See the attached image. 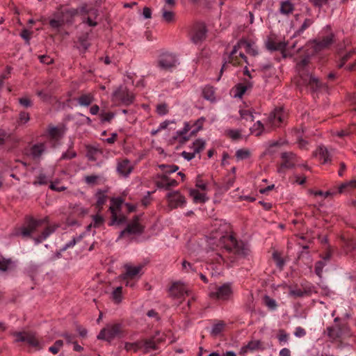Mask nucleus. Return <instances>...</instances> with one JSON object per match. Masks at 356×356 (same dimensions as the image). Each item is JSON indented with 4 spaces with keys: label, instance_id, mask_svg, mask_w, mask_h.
<instances>
[{
    "label": "nucleus",
    "instance_id": "1",
    "mask_svg": "<svg viewBox=\"0 0 356 356\" xmlns=\"http://www.w3.org/2000/svg\"><path fill=\"white\" fill-rule=\"evenodd\" d=\"M207 241L211 249L214 246L234 251L238 254L245 256L249 252L247 247H241L232 234L229 224L222 220H216L211 225Z\"/></svg>",
    "mask_w": 356,
    "mask_h": 356
},
{
    "label": "nucleus",
    "instance_id": "2",
    "mask_svg": "<svg viewBox=\"0 0 356 356\" xmlns=\"http://www.w3.org/2000/svg\"><path fill=\"white\" fill-rule=\"evenodd\" d=\"M241 49H244L247 54L252 56H256L259 54L258 48L254 42L242 39L238 42L230 52L228 60L229 63L234 65L240 64L241 60L247 63V58L241 51Z\"/></svg>",
    "mask_w": 356,
    "mask_h": 356
},
{
    "label": "nucleus",
    "instance_id": "3",
    "mask_svg": "<svg viewBox=\"0 0 356 356\" xmlns=\"http://www.w3.org/2000/svg\"><path fill=\"white\" fill-rule=\"evenodd\" d=\"M159 168L163 171L161 175L157 176L156 184L157 187L168 190L172 187H175L178 185V182L170 178L168 175L175 172L179 170V167L175 165H160Z\"/></svg>",
    "mask_w": 356,
    "mask_h": 356
},
{
    "label": "nucleus",
    "instance_id": "4",
    "mask_svg": "<svg viewBox=\"0 0 356 356\" xmlns=\"http://www.w3.org/2000/svg\"><path fill=\"white\" fill-rule=\"evenodd\" d=\"M233 294L232 285L229 283H225L215 289L210 288L209 296L211 298L220 300L227 301L231 299Z\"/></svg>",
    "mask_w": 356,
    "mask_h": 356
},
{
    "label": "nucleus",
    "instance_id": "5",
    "mask_svg": "<svg viewBox=\"0 0 356 356\" xmlns=\"http://www.w3.org/2000/svg\"><path fill=\"white\" fill-rule=\"evenodd\" d=\"M134 99L133 93L124 86L119 87L112 95V101L116 105H129L133 102Z\"/></svg>",
    "mask_w": 356,
    "mask_h": 356
},
{
    "label": "nucleus",
    "instance_id": "6",
    "mask_svg": "<svg viewBox=\"0 0 356 356\" xmlns=\"http://www.w3.org/2000/svg\"><path fill=\"white\" fill-rule=\"evenodd\" d=\"M122 325L120 323L108 324L103 328L97 335L98 339H103L108 341L119 337L122 333Z\"/></svg>",
    "mask_w": 356,
    "mask_h": 356
},
{
    "label": "nucleus",
    "instance_id": "7",
    "mask_svg": "<svg viewBox=\"0 0 356 356\" xmlns=\"http://www.w3.org/2000/svg\"><path fill=\"white\" fill-rule=\"evenodd\" d=\"M78 13L77 10L75 9H63L54 15V17L50 19L49 24L54 29L58 30L65 23V15H69L72 17Z\"/></svg>",
    "mask_w": 356,
    "mask_h": 356
},
{
    "label": "nucleus",
    "instance_id": "8",
    "mask_svg": "<svg viewBox=\"0 0 356 356\" xmlns=\"http://www.w3.org/2000/svg\"><path fill=\"white\" fill-rule=\"evenodd\" d=\"M159 66L164 70H172L179 64L177 56L172 53L163 54L159 60Z\"/></svg>",
    "mask_w": 356,
    "mask_h": 356
},
{
    "label": "nucleus",
    "instance_id": "9",
    "mask_svg": "<svg viewBox=\"0 0 356 356\" xmlns=\"http://www.w3.org/2000/svg\"><path fill=\"white\" fill-rule=\"evenodd\" d=\"M48 144L49 142L37 143L28 148L26 154L33 159L40 160L47 152Z\"/></svg>",
    "mask_w": 356,
    "mask_h": 356
},
{
    "label": "nucleus",
    "instance_id": "10",
    "mask_svg": "<svg viewBox=\"0 0 356 356\" xmlns=\"http://www.w3.org/2000/svg\"><path fill=\"white\" fill-rule=\"evenodd\" d=\"M168 207L171 209L184 207L186 204V198L179 191L170 192L166 195Z\"/></svg>",
    "mask_w": 356,
    "mask_h": 356
},
{
    "label": "nucleus",
    "instance_id": "11",
    "mask_svg": "<svg viewBox=\"0 0 356 356\" xmlns=\"http://www.w3.org/2000/svg\"><path fill=\"white\" fill-rule=\"evenodd\" d=\"M123 201L120 198H115L111 200L110 210L112 213L111 225H119L125 221L124 217L118 216V210L122 206Z\"/></svg>",
    "mask_w": 356,
    "mask_h": 356
},
{
    "label": "nucleus",
    "instance_id": "12",
    "mask_svg": "<svg viewBox=\"0 0 356 356\" xmlns=\"http://www.w3.org/2000/svg\"><path fill=\"white\" fill-rule=\"evenodd\" d=\"M327 335L332 341H338L345 339L350 335L348 328L346 326L339 327L337 326L327 328Z\"/></svg>",
    "mask_w": 356,
    "mask_h": 356
},
{
    "label": "nucleus",
    "instance_id": "13",
    "mask_svg": "<svg viewBox=\"0 0 356 356\" xmlns=\"http://www.w3.org/2000/svg\"><path fill=\"white\" fill-rule=\"evenodd\" d=\"M282 162L277 168V172L284 175L286 170L292 168L296 164V156L292 152H284L282 154Z\"/></svg>",
    "mask_w": 356,
    "mask_h": 356
},
{
    "label": "nucleus",
    "instance_id": "14",
    "mask_svg": "<svg viewBox=\"0 0 356 356\" xmlns=\"http://www.w3.org/2000/svg\"><path fill=\"white\" fill-rule=\"evenodd\" d=\"M298 84L307 86L312 90H317L320 85L318 79L307 72H302L300 74Z\"/></svg>",
    "mask_w": 356,
    "mask_h": 356
},
{
    "label": "nucleus",
    "instance_id": "15",
    "mask_svg": "<svg viewBox=\"0 0 356 356\" xmlns=\"http://www.w3.org/2000/svg\"><path fill=\"white\" fill-rule=\"evenodd\" d=\"M286 113L282 108H276L270 114L268 118V122L266 124V127H267L268 124L272 127H279L284 121Z\"/></svg>",
    "mask_w": 356,
    "mask_h": 356
},
{
    "label": "nucleus",
    "instance_id": "16",
    "mask_svg": "<svg viewBox=\"0 0 356 356\" xmlns=\"http://www.w3.org/2000/svg\"><path fill=\"white\" fill-rule=\"evenodd\" d=\"M16 341L26 342L30 346L40 348V343L35 334L30 332H20L14 333Z\"/></svg>",
    "mask_w": 356,
    "mask_h": 356
},
{
    "label": "nucleus",
    "instance_id": "17",
    "mask_svg": "<svg viewBox=\"0 0 356 356\" xmlns=\"http://www.w3.org/2000/svg\"><path fill=\"white\" fill-rule=\"evenodd\" d=\"M125 273L122 275L123 280L138 279L142 275L143 266H132L131 264L124 265Z\"/></svg>",
    "mask_w": 356,
    "mask_h": 356
},
{
    "label": "nucleus",
    "instance_id": "18",
    "mask_svg": "<svg viewBox=\"0 0 356 356\" xmlns=\"http://www.w3.org/2000/svg\"><path fill=\"white\" fill-rule=\"evenodd\" d=\"M266 48L270 51H280L284 57L286 56V43L285 42H277L271 37H269L265 42Z\"/></svg>",
    "mask_w": 356,
    "mask_h": 356
},
{
    "label": "nucleus",
    "instance_id": "19",
    "mask_svg": "<svg viewBox=\"0 0 356 356\" xmlns=\"http://www.w3.org/2000/svg\"><path fill=\"white\" fill-rule=\"evenodd\" d=\"M207 30L204 24H198L195 26L191 32V40L195 44H198L206 38Z\"/></svg>",
    "mask_w": 356,
    "mask_h": 356
},
{
    "label": "nucleus",
    "instance_id": "20",
    "mask_svg": "<svg viewBox=\"0 0 356 356\" xmlns=\"http://www.w3.org/2000/svg\"><path fill=\"white\" fill-rule=\"evenodd\" d=\"M170 295L174 297L181 298L184 295L188 296L190 291L184 284L181 282H176L170 287Z\"/></svg>",
    "mask_w": 356,
    "mask_h": 356
},
{
    "label": "nucleus",
    "instance_id": "21",
    "mask_svg": "<svg viewBox=\"0 0 356 356\" xmlns=\"http://www.w3.org/2000/svg\"><path fill=\"white\" fill-rule=\"evenodd\" d=\"M252 86V83L250 81L246 83H239L236 84L232 90L231 95L234 98H241L246 91L250 89Z\"/></svg>",
    "mask_w": 356,
    "mask_h": 356
},
{
    "label": "nucleus",
    "instance_id": "22",
    "mask_svg": "<svg viewBox=\"0 0 356 356\" xmlns=\"http://www.w3.org/2000/svg\"><path fill=\"white\" fill-rule=\"evenodd\" d=\"M133 170V165L128 159H122L118 163L117 171L123 176L128 177Z\"/></svg>",
    "mask_w": 356,
    "mask_h": 356
},
{
    "label": "nucleus",
    "instance_id": "23",
    "mask_svg": "<svg viewBox=\"0 0 356 356\" xmlns=\"http://www.w3.org/2000/svg\"><path fill=\"white\" fill-rule=\"evenodd\" d=\"M142 232V227L137 220L129 224L127 227L120 232L118 239L126 234H139Z\"/></svg>",
    "mask_w": 356,
    "mask_h": 356
},
{
    "label": "nucleus",
    "instance_id": "24",
    "mask_svg": "<svg viewBox=\"0 0 356 356\" xmlns=\"http://www.w3.org/2000/svg\"><path fill=\"white\" fill-rule=\"evenodd\" d=\"M39 223V221L31 219L26 226L21 228V235L24 237L30 236L32 233L35 232Z\"/></svg>",
    "mask_w": 356,
    "mask_h": 356
},
{
    "label": "nucleus",
    "instance_id": "25",
    "mask_svg": "<svg viewBox=\"0 0 356 356\" xmlns=\"http://www.w3.org/2000/svg\"><path fill=\"white\" fill-rule=\"evenodd\" d=\"M334 41V35L332 33H329L326 36L323 37V38L316 42L314 46L316 51H320L322 49L326 48L329 47L331 44H332Z\"/></svg>",
    "mask_w": 356,
    "mask_h": 356
},
{
    "label": "nucleus",
    "instance_id": "26",
    "mask_svg": "<svg viewBox=\"0 0 356 356\" xmlns=\"http://www.w3.org/2000/svg\"><path fill=\"white\" fill-rule=\"evenodd\" d=\"M189 194L195 203H204L208 200L206 193L200 192L197 189H190Z\"/></svg>",
    "mask_w": 356,
    "mask_h": 356
},
{
    "label": "nucleus",
    "instance_id": "27",
    "mask_svg": "<svg viewBox=\"0 0 356 356\" xmlns=\"http://www.w3.org/2000/svg\"><path fill=\"white\" fill-rule=\"evenodd\" d=\"M315 156H318L319 160L323 161L324 163L331 161L330 154L324 146H320L315 152Z\"/></svg>",
    "mask_w": 356,
    "mask_h": 356
},
{
    "label": "nucleus",
    "instance_id": "28",
    "mask_svg": "<svg viewBox=\"0 0 356 356\" xmlns=\"http://www.w3.org/2000/svg\"><path fill=\"white\" fill-rule=\"evenodd\" d=\"M72 213L78 217H84L89 213V209L81 204H75L71 207Z\"/></svg>",
    "mask_w": 356,
    "mask_h": 356
},
{
    "label": "nucleus",
    "instance_id": "29",
    "mask_svg": "<svg viewBox=\"0 0 356 356\" xmlns=\"http://www.w3.org/2000/svg\"><path fill=\"white\" fill-rule=\"evenodd\" d=\"M94 99V95L92 93H85L78 97L77 102L81 106H88Z\"/></svg>",
    "mask_w": 356,
    "mask_h": 356
},
{
    "label": "nucleus",
    "instance_id": "30",
    "mask_svg": "<svg viewBox=\"0 0 356 356\" xmlns=\"http://www.w3.org/2000/svg\"><path fill=\"white\" fill-rule=\"evenodd\" d=\"M81 11L89 13L90 15L88 17L86 22L90 26H95L97 25V22H95V17L97 15V10L96 9H91L90 10H86V6H83L81 8Z\"/></svg>",
    "mask_w": 356,
    "mask_h": 356
},
{
    "label": "nucleus",
    "instance_id": "31",
    "mask_svg": "<svg viewBox=\"0 0 356 356\" xmlns=\"http://www.w3.org/2000/svg\"><path fill=\"white\" fill-rule=\"evenodd\" d=\"M356 188V179L342 183L338 188L339 193H348Z\"/></svg>",
    "mask_w": 356,
    "mask_h": 356
},
{
    "label": "nucleus",
    "instance_id": "32",
    "mask_svg": "<svg viewBox=\"0 0 356 356\" xmlns=\"http://www.w3.org/2000/svg\"><path fill=\"white\" fill-rule=\"evenodd\" d=\"M162 20L165 23H171L175 21V15L172 9H161Z\"/></svg>",
    "mask_w": 356,
    "mask_h": 356
},
{
    "label": "nucleus",
    "instance_id": "33",
    "mask_svg": "<svg viewBox=\"0 0 356 356\" xmlns=\"http://www.w3.org/2000/svg\"><path fill=\"white\" fill-rule=\"evenodd\" d=\"M48 135L51 140H57L63 135V131L56 127H50L48 129Z\"/></svg>",
    "mask_w": 356,
    "mask_h": 356
},
{
    "label": "nucleus",
    "instance_id": "34",
    "mask_svg": "<svg viewBox=\"0 0 356 356\" xmlns=\"http://www.w3.org/2000/svg\"><path fill=\"white\" fill-rule=\"evenodd\" d=\"M235 156L237 161L248 159L251 156V152L248 149H239L236 150Z\"/></svg>",
    "mask_w": 356,
    "mask_h": 356
},
{
    "label": "nucleus",
    "instance_id": "35",
    "mask_svg": "<svg viewBox=\"0 0 356 356\" xmlns=\"http://www.w3.org/2000/svg\"><path fill=\"white\" fill-rule=\"evenodd\" d=\"M250 129L252 134L257 136L261 135L266 130V127L260 120H257Z\"/></svg>",
    "mask_w": 356,
    "mask_h": 356
},
{
    "label": "nucleus",
    "instance_id": "36",
    "mask_svg": "<svg viewBox=\"0 0 356 356\" xmlns=\"http://www.w3.org/2000/svg\"><path fill=\"white\" fill-rule=\"evenodd\" d=\"M124 348L127 351L137 352L142 350V342L140 341L133 343L127 342L124 343Z\"/></svg>",
    "mask_w": 356,
    "mask_h": 356
},
{
    "label": "nucleus",
    "instance_id": "37",
    "mask_svg": "<svg viewBox=\"0 0 356 356\" xmlns=\"http://www.w3.org/2000/svg\"><path fill=\"white\" fill-rule=\"evenodd\" d=\"M140 342H142L141 350L145 353L149 352L150 350L156 348L155 342L152 339L141 340Z\"/></svg>",
    "mask_w": 356,
    "mask_h": 356
},
{
    "label": "nucleus",
    "instance_id": "38",
    "mask_svg": "<svg viewBox=\"0 0 356 356\" xmlns=\"http://www.w3.org/2000/svg\"><path fill=\"white\" fill-rule=\"evenodd\" d=\"M280 10L284 15H289L293 10V5L289 1H283L281 3Z\"/></svg>",
    "mask_w": 356,
    "mask_h": 356
},
{
    "label": "nucleus",
    "instance_id": "39",
    "mask_svg": "<svg viewBox=\"0 0 356 356\" xmlns=\"http://www.w3.org/2000/svg\"><path fill=\"white\" fill-rule=\"evenodd\" d=\"M54 232V229L51 227H47L42 233V234L37 238H34L35 244H38L44 241L51 234Z\"/></svg>",
    "mask_w": 356,
    "mask_h": 356
},
{
    "label": "nucleus",
    "instance_id": "40",
    "mask_svg": "<svg viewBox=\"0 0 356 356\" xmlns=\"http://www.w3.org/2000/svg\"><path fill=\"white\" fill-rule=\"evenodd\" d=\"M205 147V142L202 139L196 140L192 145V150L197 154L202 152Z\"/></svg>",
    "mask_w": 356,
    "mask_h": 356
},
{
    "label": "nucleus",
    "instance_id": "41",
    "mask_svg": "<svg viewBox=\"0 0 356 356\" xmlns=\"http://www.w3.org/2000/svg\"><path fill=\"white\" fill-rule=\"evenodd\" d=\"M122 288L117 287L112 293V299L115 303H120L122 300Z\"/></svg>",
    "mask_w": 356,
    "mask_h": 356
},
{
    "label": "nucleus",
    "instance_id": "42",
    "mask_svg": "<svg viewBox=\"0 0 356 356\" xmlns=\"http://www.w3.org/2000/svg\"><path fill=\"white\" fill-rule=\"evenodd\" d=\"M225 325V324L222 321L214 324L211 328V334L214 336L218 335L223 331Z\"/></svg>",
    "mask_w": 356,
    "mask_h": 356
},
{
    "label": "nucleus",
    "instance_id": "43",
    "mask_svg": "<svg viewBox=\"0 0 356 356\" xmlns=\"http://www.w3.org/2000/svg\"><path fill=\"white\" fill-rule=\"evenodd\" d=\"M239 114L241 119H244L246 120L253 121L254 119L255 118L252 112H251L250 110L241 109L239 111Z\"/></svg>",
    "mask_w": 356,
    "mask_h": 356
},
{
    "label": "nucleus",
    "instance_id": "44",
    "mask_svg": "<svg viewBox=\"0 0 356 356\" xmlns=\"http://www.w3.org/2000/svg\"><path fill=\"white\" fill-rule=\"evenodd\" d=\"M204 97L210 101H213L215 99L214 92L212 87H206L203 90Z\"/></svg>",
    "mask_w": 356,
    "mask_h": 356
},
{
    "label": "nucleus",
    "instance_id": "45",
    "mask_svg": "<svg viewBox=\"0 0 356 356\" xmlns=\"http://www.w3.org/2000/svg\"><path fill=\"white\" fill-rule=\"evenodd\" d=\"M83 238V235L81 234L79 235V236H77L76 238H73L72 240H70L68 243H67L61 249H60V252H63L65 250H66L67 249L70 248H72L73 246L75 245V244L81 241Z\"/></svg>",
    "mask_w": 356,
    "mask_h": 356
},
{
    "label": "nucleus",
    "instance_id": "46",
    "mask_svg": "<svg viewBox=\"0 0 356 356\" xmlns=\"http://www.w3.org/2000/svg\"><path fill=\"white\" fill-rule=\"evenodd\" d=\"M204 120V118H200L193 124L192 126L194 127V129L191 131V134H195L202 129Z\"/></svg>",
    "mask_w": 356,
    "mask_h": 356
},
{
    "label": "nucleus",
    "instance_id": "47",
    "mask_svg": "<svg viewBox=\"0 0 356 356\" xmlns=\"http://www.w3.org/2000/svg\"><path fill=\"white\" fill-rule=\"evenodd\" d=\"M248 348H249L250 351L261 349V342L259 340H252L248 342Z\"/></svg>",
    "mask_w": 356,
    "mask_h": 356
},
{
    "label": "nucleus",
    "instance_id": "48",
    "mask_svg": "<svg viewBox=\"0 0 356 356\" xmlns=\"http://www.w3.org/2000/svg\"><path fill=\"white\" fill-rule=\"evenodd\" d=\"M97 206L102 207L106 201V195L103 192H97L96 193Z\"/></svg>",
    "mask_w": 356,
    "mask_h": 356
},
{
    "label": "nucleus",
    "instance_id": "49",
    "mask_svg": "<svg viewBox=\"0 0 356 356\" xmlns=\"http://www.w3.org/2000/svg\"><path fill=\"white\" fill-rule=\"evenodd\" d=\"M63 342L61 340L56 341L54 344L49 347V350L53 354H56L58 353V351L60 350V348L63 347Z\"/></svg>",
    "mask_w": 356,
    "mask_h": 356
},
{
    "label": "nucleus",
    "instance_id": "50",
    "mask_svg": "<svg viewBox=\"0 0 356 356\" xmlns=\"http://www.w3.org/2000/svg\"><path fill=\"white\" fill-rule=\"evenodd\" d=\"M196 187L202 191L206 192L208 190L207 182L203 181L200 177L197 178L195 182Z\"/></svg>",
    "mask_w": 356,
    "mask_h": 356
},
{
    "label": "nucleus",
    "instance_id": "51",
    "mask_svg": "<svg viewBox=\"0 0 356 356\" xmlns=\"http://www.w3.org/2000/svg\"><path fill=\"white\" fill-rule=\"evenodd\" d=\"M192 127L193 126L190 122H185L183 129L178 131L177 134L179 136H184V138H185L184 136L191 129Z\"/></svg>",
    "mask_w": 356,
    "mask_h": 356
},
{
    "label": "nucleus",
    "instance_id": "52",
    "mask_svg": "<svg viewBox=\"0 0 356 356\" xmlns=\"http://www.w3.org/2000/svg\"><path fill=\"white\" fill-rule=\"evenodd\" d=\"M115 116L113 113L102 112L100 114L102 122H110Z\"/></svg>",
    "mask_w": 356,
    "mask_h": 356
},
{
    "label": "nucleus",
    "instance_id": "53",
    "mask_svg": "<svg viewBox=\"0 0 356 356\" xmlns=\"http://www.w3.org/2000/svg\"><path fill=\"white\" fill-rule=\"evenodd\" d=\"M325 261H320L316 264L315 266V272L316 274L319 277H321L322 273H323V268L325 266Z\"/></svg>",
    "mask_w": 356,
    "mask_h": 356
},
{
    "label": "nucleus",
    "instance_id": "54",
    "mask_svg": "<svg viewBox=\"0 0 356 356\" xmlns=\"http://www.w3.org/2000/svg\"><path fill=\"white\" fill-rule=\"evenodd\" d=\"M265 303L266 306L270 309H275L277 307L275 300L269 298L268 296L265 297Z\"/></svg>",
    "mask_w": 356,
    "mask_h": 356
},
{
    "label": "nucleus",
    "instance_id": "55",
    "mask_svg": "<svg viewBox=\"0 0 356 356\" xmlns=\"http://www.w3.org/2000/svg\"><path fill=\"white\" fill-rule=\"evenodd\" d=\"M30 120L29 114L26 112H21L19 113V122L20 124H26Z\"/></svg>",
    "mask_w": 356,
    "mask_h": 356
},
{
    "label": "nucleus",
    "instance_id": "56",
    "mask_svg": "<svg viewBox=\"0 0 356 356\" xmlns=\"http://www.w3.org/2000/svg\"><path fill=\"white\" fill-rule=\"evenodd\" d=\"M93 225L95 227H99L104 222V218L102 216L97 214L93 216Z\"/></svg>",
    "mask_w": 356,
    "mask_h": 356
},
{
    "label": "nucleus",
    "instance_id": "57",
    "mask_svg": "<svg viewBox=\"0 0 356 356\" xmlns=\"http://www.w3.org/2000/svg\"><path fill=\"white\" fill-rule=\"evenodd\" d=\"M47 183V177L44 174H40L37 177L34 184L44 185Z\"/></svg>",
    "mask_w": 356,
    "mask_h": 356
},
{
    "label": "nucleus",
    "instance_id": "58",
    "mask_svg": "<svg viewBox=\"0 0 356 356\" xmlns=\"http://www.w3.org/2000/svg\"><path fill=\"white\" fill-rule=\"evenodd\" d=\"M10 266V261L8 260H6L4 259L0 260V271L5 272L6 271Z\"/></svg>",
    "mask_w": 356,
    "mask_h": 356
},
{
    "label": "nucleus",
    "instance_id": "59",
    "mask_svg": "<svg viewBox=\"0 0 356 356\" xmlns=\"http://www.w3.org/2000/svg\"><path fill=\"white\" fill-rule=\"evenodd\" d=\"M175 6V0H163L162 8L172 9Z\"/></svg>",
    "mask_w": 356,
    "mask_h": 356
},
{
    "label": "nucleus",
    "instance_id": "60",
    "mask_svg": "<svg viewBox=\"0 0 356 356\" xmlns=\"http://www.w3.org/2000/svg\"><path fill=\"white\" fill-rule=\"evenodd\" d=\"M305 293V291H302L300 289H291L289 295L293 297H301L303 296Z\"/></svg>",
    "mask_w": 356,
    "mask_h": 356
},
{
    "label": "nucleus",
    "instance_id": "61",
    "mask_svg": "<svg viewBox=\"0 0 356 356\" xmlns=\"http://www.w3.org/2000/svg\"><path fill=\"white\" fill-rule=\"evenodd\" d=\"M228 135L232 139L236 140L241 137V132L239 130L237 129L229 130L228 131Z\"/></svg>",
    "mask_w": 356,
    "mask_h": 356
},
{
    "label": "nucleus",
    "instance_id": "62",
    "mask_svg": "<svg viewBox=\"0 0 356 356\" xmlns=\"http://www.w3.org/2000/svg\"><path fill=\"white\" fill-rule=\"evenodd\" d=\"M294 335L298 338L303 337L306 335V331L301 327H296Z\"/></svg>",
    "mask_w": 356,
    "mask_h": 356
},
{
    "label": "nucleus",
    "instance_id": "63",
    "mask_svg": "<svg viewBox=\"0 0 356 356\" xmlns=\"http://www.w3.org/2000/svg\"><path fill=\"white\" fill-rule=\"evenodd\" d=\"M182 156L186 159L187 161H191L193 158H195L196 154L192 150V152H186L184 151L181 153Z\"/></svg>",
    "mask_w": 356,
    "mask_h": 356
},
{
    "label": "nucleus",
    "instance_id": "64",
    "mask_svg": "<svg viewBox=\"0 0 356 356\" xmlns=\"http://www.w3.org/2000/svg\"><path fill=\"white\" fill-rule=\"evenodd\" d=\"M288 339H289V334H286L284 331L283 330H281L280 332V334L278 335V340L280 343L282 342H287L288 341Z\"/></svg>",
    "mask_w": 356,
    "mask_h": 356
}]
</instances>
